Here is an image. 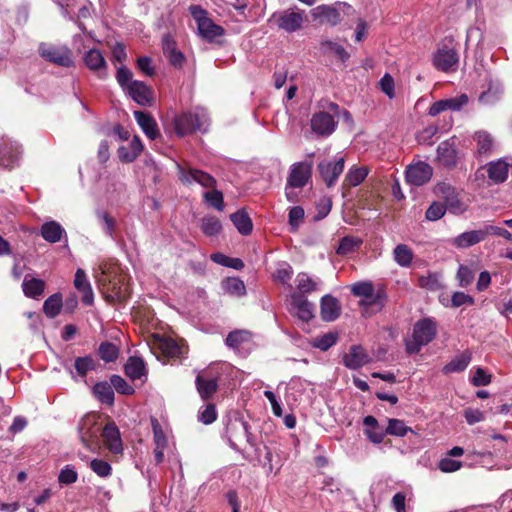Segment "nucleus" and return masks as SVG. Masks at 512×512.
Masks as SVG:
<instances>
[{"mask_svg": "<svg viewBox=\"0 0 512 512\" xmlns=\"http://www.w3.org/2000/svg\"><path fill=\"white\" fill-rule=\"evenodd\" d=\"M320 313L324 321L332 322L340 316L341 305L335 297L324 295L321 298Z\"/></svg>", "mask_w": 512, "mask_h": 512, "instance_id": "22", "label": "nucleus"}, {"mask_svg": "<svg viewBox=\"0 0 512 512\" xmlns=\"http://www.w3.org/2000/svg\"><path fill=\"white\" fill-rule=\"evenodd\" d=\"M134 117L142 131L149 139L155 140L160 136L158 125L150 114L143 111H135Z\"/></svg>", "mask_w": 512, "mask_h": 512, "instance_id": "24", "label": "nucleus"}, {"mask_svg": "<svg viewBox=\"0 0 512 512\" xmlns=\"http://www.w3.org/2000/svg\"><path fill=\"white\" fill-rule=\"evenodd\" d=\"M40 234L49 243H58L63 237L67 240V234L62 225L54 220L42 224Z\"/></svg>", "mask_w": 512, "mask_h": 512, "instance_id": "23", "label": "nucleus"}, {"mask_svg": "<svg viewBox=\"0 0 512 512\" xmlns=\"http://www.w3.org/2000/svg\"><path fill=\"white\" fill-rule=\"evenodd\" d=\"M200 228L206 236L211 237L221 232L222 225L215 216H205L200 220Z\"/></svg>", "mask_w": 512, "mask_h": 512, "instance_id": "43", "label": "nucleus"}, {"mask_svg": "<svg viewBox=\"0 0 512 512\" xmlns=\"http://www.w3.org/2000/svg\"><path fill=\"white\" fill-rule=\"evenodd\" d=\"M175 131L179 136H185L197 131L205 133L209 127V116L205 109L196 108L185 112L174 120Z\"/></svg>", "mask_w": 512, "mask_h": 512, "instance_id": "1", "label": "nucleus"}, {"mask_svg": "<svg viewBox=\"0 0 512 512\" xmlns=\"http://www.w3.org/2000/svg\"><path fill=\"white\" fill-rule=\"evenodd\" d=\"M446 212V207L440 202H433L426 210L425 217L429 221H437L441 219Z\"/></svg>", "mask_w": 512, "mask_h": 512, "instance_id": "60", "label": "nucleus"}, {"mask_svg": "<svg viewBox=\"0 0 512 512\" xmlns=\"http://www.w3.org/2000/svg\"><path fill=\"white\" fill-rule=\"evenodd\" d=\"M442 275L438 272H429L418 278V285L429 291H437L442 288Z\"/></svg>", "mask_w": 512, "mask_h": 512, "instance_id": "40", "label": "nucleus"}, {"mask_svg": "<svg viewBox=\"0 0 512 512\" xmlns=\"http://www.w3.org/2000/svg\"><path fill=\"white\" fill-rule=\"evenodd\" d=\"M197 391L203 400L211 398L218 389L217 377H206L203 374H198L195 380Z\"/></svg>", "mask_w": 512, "mask_h": 512, "instance_id": "26", "label": "nucleus"}, {"mask_svg": "<svg viewBox=\"0 0 512 512\" xmlns=\"http://www.w3.org/2000/svg\"><path fill=\"white\" fill-rule=\"evenodd\" d=\"M413 258L414 253L406 244H398L393 250V259L400 267H409Z\"/></svg>", "mask_w": 512, "mask_h": 512, "instance_id": "34", "label": "nucleus"}, {"mask_svg": "<svg viewBox=\"0 0 512 512\" xmlns=\"http://www.w3.org/2000/svg\"><path fill=\"white\" fill-rule=\"evenodd\" d=\"M312 163L303 161L291 165L287 185L292 188L304 187L311 178Z\"/></svg>", "mask_w": 512, "mask_h": 512, "instance_id": "11", "label": "nucleus"}, {"mask_svg": "<svg viewBox=\"0 0 512 512\" xmlns=\"http://www.w3.org/2000/svg\"><path fill=\"white\" fill-rule=\"evenodd\" d=\"M176 165L178 177L183 184L197 183L204 188H215L216 179L207 172L195 168L186 169L179 163Z\"/></svg>", "mask_w": 512, "mask_h": 512, "instance_id": "6", "label": "nucleus"}, {"mask_svg": "<svg viewBox=\"0 0 512 512\" xmlns=\"http://www.w3.org/2000/svg\"><path fill=\"white\" fill-rule=\"evenodd\" d=\"M217 418L215 406L213 404L206 405L202 410L199 411L198 419L203 424H211Z\"/></svg>", "mask_w": 512, "mask_h": 512, "instance_id": "64", "label": "nucleus"}, {"mask_svg": "<svg viewBox=\"0 0 512 512\" xmlns=\"http://www.w3.org/2000/svg\"><path fill=\"white\" fill-rule=\"evenodd\" d=\"M126 92L141 106H150L153 102V92L144 82L132 81Z\"/></svg>", "mask_w": 512, "mask_h": 512, "instance_id": "17", "label": "nucleus"}, {"mask_svg": "<svg viewBox=\"0 0 512 512\" xmlns=\"http://www.w3.org/2000/svg\"><path fill=\"white\" fill-rule=\"evenodd\" d=\"M361 244V239L353 236H345L340 240L336 253L342 256L351 254L356 251Z\"/></svg>", "mask_w": 512, "mask_h": 512, "instance_id": "45", "label": "nucleus"}, {"mask_svg": "<svg viewBox=\"0 0 512 512\" xmlns=\"http://www.w3.org/2000/svg\"><path fill=\"white\" fill-rule=\"evenodd\" d=\"M74 286L82 293V302L86 305H91L94 300L93 290L85 271L81 268L76 270Z\"/></svg>", "mask_w": 512, "mask_h": 512, "instance_id": "25", "label": "nucleus"}, {"mask_svg": "<svg viewBox=\"0 0 512 512\" xmlns=\"http://www.w3.org/2000/svg\"><path fill=\"white\" fill-rule=\"evenodd\" d=\"M143 145L139 137L134 136L131 142L126 146H121L118 149V156L123 162H133L141 153Z\"/></svg>", "mask_w": 512, "mask_h": 512, "instance_id": "27", "label": "nucleus"}, {"mask_svg": "<svg viewBox=\"0 0 512 512\" xmlns=\"http://www.w3.org/2000/svg\"><path fill=\"white\" fill-rule=\"evenodd\" d=\"M222 288L225 292L233 296H243L246 294L244 282L237 277H229L223 280Z\"/></svg>", "mask_w": 512, "mask_h": 512, "instance_id": "42", "label": "nucleus"}, {"mask_svg": "<svg viewBox=\"0 0 512 512\" xmlns=\"http://www.w3.org/2000/svg\"><path fill=\"white\" fill-rule=\"evenodd\" d=\"M469 99L466 94H461L459 96L443 99L434 102L429 110L428 114L432 117L437 116L441 112L451 110V111H460L465 105H467Z\"/></svg>", "mask_w": 512, "mask_h": 512, "instance_id": "16", "label": "nucleus"}, {"mask_svg": "<svg viewBox=\"0 0 512 512\" xmlns=\"http://www.w3.org/2000/svg\"><path fill=\"white\" fill-rule=\"evenodd\" d=\"M296 288L298 293L303 295L317 291L320 285V281L314 280L309 274L301 272L296 276L295 279Z\"/></svg>", "mask_w": 512, "mask_h": 512, "instance_id": "31", "label": "nucleus"}, {"mask_svg": "<svg viewBox=\"0 0 512 512\" xmlns=\"http://www.w3.org/2000/svg\"><path fill=\"white\" fill-rule=\"evenodd\" d=\"M227 433L229 445L235 451H239L237 441L241 440V438L243 437L251 446L255 445L254 438L252 434L249 432V425L245 421H235L230 423L227 426Z\"/></svg>", "mask_w": 512, "mask_h": 512, "instance_id": "15", "label": "nucleus"}, {"mask_svg": "<svg viewBox=\"0 0 512 512\" xmlns=\"http://www.w3.org/2000/svg\"><path fill=\"white\" fill-rule=\"evenodd\" d=\"M84 62L86 66L93 71L106 69V61L98 49L93 48L87 51L84 55Z\"/></svg>", "mask_w": 512, "mask_h": 512, "instance_id": "38", "label": "nucleus"}, {"mask_svg": "<svg viewBox=\"0 0 512 512\" xmlns=\"http://www.w3.org/2000/svg\"><path fill=\"white\" fill-rule=\"evenodd\" d=\"M294 274L292 266L287 262H279L273 273V279L283 285H288Z\"/></svg>", "mask_w": 512, "mask_h": 512, "instance_id": "47", "label": "nucleus"}, {"mask_svg": "<svg viewBox=\"0 0 512 512\" xmlns=\"http://www.w3.org/2000/svg\"><path fill=\"white\" fill-rule=\"evenodd\" d=\"M476 153L478 156H488L494 148L493 137L486 131H478L474 134Z\"/></svg>", "mask_w": 512, "mask_h": 512, "instance_id": "29", "label": "nucleus"}, {"mask_svg": "<svg viewBox=\"0 0 512 512\" xmlns=\"http://www.w3.org/2000/svg\"><path fill=\"white\" fill-rule=\"evenodd\" d=\"M436 323L430 318L417 321L413 328L411 339L406 340V351L409 354L418 353L421 348L430 343L436 336Z\"/></svg>", "mask_w": 512, "mask_h": 512, "instance_id": "3", "label": "nucleus"}, {"mask_svg": "<svg viewBox=\"0 0 512 512\" xmlns=\"http://www.w3.org/2000/svg\"><path fill=\"white\" fill-rule=\"evenodd\" d=\"M289 311L302 322H309L314 317L313 304L299 293L291 295Z\"/></svg>", "mask_w": 512, "mask_h": 512, "instance_id": "14", "label": "nucleus"}, {"mask_svg": "<svg viewBox=\"0 0 512 512\" xmlns=\"http://www.w3.org/2000/svg\"><path fill=\"white\" fill-rule=\"evenodd\" d=\"M437 158L445 166L456 164V150L449 142H442L437 148Z\"/></svg>", "mask_w": 512, "mask_h": 512, "instance_id": "36", "label": "nucleus"}, {"mask_svg": "<svg viewBox=\"0 0 512 512\" xmlns=\"http://www.w3.org/2000/svg\"><path fill=\"white\" fill-rule=\"evenodd\" d=\"M387 294L384 289L379 288L372 292V296L361 299L359 305L361 307H372L376 311H380L386 304Z\"/></svg>", "mask_w": 512, "mask_h": 512, "instance_id": "35", "label": "nucleus"}, {"mask_svg": "<svg viewBox=\"0 0 512 512\" xmlns=\"http://www.w3.org/2000/svg\"><path fill=\"white\" fill-rule=\"evenodd\" d=\"M369 173V168L366 166L358 167L352 166L346 176L345 180L350 186H358L361 184Z\"/></svg>", "mask_w": 512, "mask_h": 512, "instance_id": "46", "label": "nucleus"}, {"mask_svg": "<svg viewBox=\"0 0 512 512\" xmlns=\"http://www.w3.org/2000/svg\"><path fill=\"white\" fill-rule=\"evenodd\" d=\"M471 361V354L468 351L455 356L449 363L443 367V373H458L464 371Z\"/></svg>", "mask_w": 512, "mask_h": 512, "instance_id": "30", "label": "nucleus"}, {"mask_svg": "<svg viewBox=\"0 0 512 512\" xmlns=\"http://www.w3.org/2000/svg\"><path fill=\"white\" fill-rule=\"evenodd\" d=\"M369 356L365 350L359 345H353L350 347L348 353L343 356L344 365L352 370L361 368L369 362Z\"/></svg>", "mask_w": 512, "mask_h": 512, "instance_id": "21", "label": "nucleus"}, {"mask_svg": "<svg viewBox=\"0 0 512 512\" xmlns=\"http://www.w3.org/2000/svg\"><path fill=\"white\" fill-rule=\"evenodd\" d=\"M337 339V334L330 332L316 337L313 340L312 345L313 347L318 348L321 351H327L337 343Z\"/></svg>", "mask_w": 512, "mask_h": 512, "instance_id": "51", "label": "nucleus"}, {"mask_svg": "<svg viewBox=\"0 0 512 512\" xmlns=\"http://www.w3.org/2000/svg\"><path fill=\"white\" fill-rule=\"evenodd\" d=\"M98 415L95 413L86 414L81 418L78 424V434L81 443L91 452H98L99 446V433L101 427L98 423Z\"/></svg>", "mask_w": 512, "mask_h": 512, "instance_id": "4", "label": "nucleus"}, {"mask_svg": "<svg viewBox=\"0 0 512 512\" xmlns=\"http://www.w3.org/2000/svg\"><path fill=\"white\" fill-rule=\"evenodd\" d=\"M62 308V296L59 293H55L48 297L44 304L43 310L47 317L54 318L56 317Z\"/></svg>", "mask_w": 512, "mask_h": 512, "instance_id": "44", "label": "nucleus"}, {"mask_svg": "<svg viewBox=\"0 0 512 512\" xmlns=\"http://www.w3.org/2000/svg\"><path fill=\"white\" fill-rule=\"evenodd\" d=\"M247 340L248 333L246 331H232L226 337L225 343L230 348L238 349Z\"/></svg>", "mask_w": 512, "mask_h": 512, "instance_id": "56", "label": "nucleus"}, {"mask_svg": "<svg viewBox=\"0 0 512 512\" xmlns=\"http://www.w3.org/2000/svg\"><path fill=\"white\" fill-rule=\"evenodd\" d=\"M111 386L118 393L123 395H130L134 393V389L131 385H129L124 378L119 375H113L110 379Z\"/></svg>", "mask_w": 512, "mask_h": 512, "instance_id": "58", "label": "nucleus"}, {"mask_svg": "<svg viewBox=\"0 0 512 512\" xmlns=\"http://www.w3.org/2000/svg\"><path fill=\"white\" fill-rule=\"evenodd\" d=\"M374 291L375 288L370 281L356 282L351 286V293L356 297H362V299L372 296Z\"/></svg>", "mask_w": 512, "mask_h": 512, "instance_id": "53", "label": "nucleus"}, {"mask_svg": "<svg viewBox=\"0 0 512 512\" xmlns=\"http://www.w3.org/2000/svg\"><path fill=\"white\" fill-rule=\"evenodd\" d=\"M457 279L461 287H467L473 281L474 273L471 268L461 264L457 271Z\"/></svg>", "mask_w": 512, "mask_h": 512, "instance_id": "62", "label": "nucleus"}, {"mask_svg": "<svg viewBox=\"0 0 512 512\" xmlns=\"http://www.w3.org/2000/svg\"><path fill=\"white\" fill-rule=\"evenodd\" d=\"M39 53L44 59L58 66L71 67L74 64L71 51L65 46L58 47L41 44L39 46Z\"/></svg>", "mask_w": 512, "mask_h": 512, "instance_id": "7", "label": "nucleus"}, {"mask_svg": "<svg viewBox=\"0 0 512 512\" xmlns=\"http://www.w3.org/2000/svg\"><path fill=\"white\" fill-rule=\"evenodd\" d=\"M510 164L503 158L486 164V172L493 184H501L508 178Z\"/></svg>", "mask_w": 512, "mask_h": 512, "instance_id": "18", "label": "nucleus"}, {"mask_svg": "<svg viewBox=\"0 0 512 512\" xmlns=\"http://www.w3.org/2000/svg\"><path fill=\"white\" fill-rule=\"evenodd\" d=\"M486 239L485 228L466 231L451 240V244L458 249H465L476 245Z\"/></svg>", "mask_w": 512, "mask_h": 512, "instance_id": "19", "label": "nucleus"}, {"mask_svg": "<svg viewBox=\"0 0 512 512\" xmlns=\"http://www.w3.org/2000/svg\"><path fill=\"white\" fill-rule=\"evenodd\" d=\"M322 48L325 51L333 52L336 56H338L342 61H346L349 58L348 52L345 48L338 43L332 41H325L322 43Z\"/></svg>", "mask_w": 512, "mask_h": 512, "instance_id": "63", "label": "nucleus"}, {"mask_svg": "<svg viewBox=\"0 0 512 512\" xmlns=\"http://www.w3.org/2000/svg\"><path fill=\"white\" fill-rule=\"evenodd\" d=\"M78 474L75 471V469L70 466L66 465L59 473L58 480L61 484L69 485L73 484L77 481Z\"/></svg>", "mask_w": 512, "mask_h": 512, "instance_id": "61", "label": "nucleus"}, {"mask_svg": "<svg viewBox=\"0 0 512 512\" xmlns=\"http://www.w3.org/2000/svg\"><path fill=\"white\" fill-rule=\"evenodd\" d=\"M93 393L102 403L111 405L114 402L113 388L107 382L96 383L93 387Z\"/></svg>", "mask_w": 512, "mask_h": 512, "instance_id": "41", "label": "nucleus"}, {"mask_svg": "<svg viewBox=\"0 0 512 512\" xmlns=\"http://www.w3.org/2000/svg\"><path fill=\"white\" fill-rule=\"evenodd\" d=\"M230 219L239 233L242 235H249L252 232L253 224L244 210H238L230 215Z\"/></svg>", "mask_w": 512, "mask_h": 512, "instance_id": "32", "label": "nucleus"}, {"mask_svg": "<svg viewBox=\"0 0 512 512\" xmlns=\"http://www.w3.org/2000/svg\"><path fill=\"white\" fill-rule=\"evenodd\" d=\"M408 432H412V429L405 425L403 420L399 419H388V425L385 433L388 435L403 437Z\"/></svg>", "mask_w": 512, "mask_h": 512, "instance_id": "49", "label": "nucleus"}, {"mask_svg": "<svg viewBox=\"0 0 512 512\" xmlns=\"http://www.w3.org/2000/svg\"><path fill=\"white\" fill-rule=\"evenodd\" d=\"M433 65L436 69L443 72L455 71L458 66L459 56L454 48H438L433 54Z\"/></svg>", "mask_w": 512, "mask_h": 512, "instance_id": "10", "label": "nucleus"}, {"mask_svg": "<svg viewBox=\"0 0 512 512\" xmlns=\"http://www.w3.org/2000/svg\"><path fill=\"white\" fill-rule=\"evenodd\" d=\"M433 175V168L422 161L411 164L406 169V181L414 186H422L427 183Z\"/></svg>", "mask_w": 512, "mask_h": 512, "instance_id": "13", "label": "nucleus"}, {"mask_svg": "<svg viewBox=\"0 0 512 512\" xmlns=\"http://www.w3.org/2000/svg\"><path fill=\"white\" fill-rule=\"evenodd\" d=\"M22 287L27 297L37 298L44 292L45 283L41 279L26 276L23 280Z\"/></svg>", "mask_w": 512, "mask_h": 512, "instance_id": "33", "label": "nucleus"}, {"mask_svg": "<svg viewBox=\"0 0 512 512\" xmlns=\"http://www.w3.org/2000/svg\"><path fill=\"white\" fill-rule=\"evenodd\" d=\"M91 470L96 473L99 477L106 478L112 473L111 465L102 459H93L90 462Z\"/></svg>", "mask_w": 512, "mask_h": 512, "instance_id": "54", "label": "nucleus"}, {"mask_svg": "<svg viewBox=\"0 0 512 512\" xmlns=\"http://www.w3.org/2000/svg\"><path fill=\"white\" fill-rule=\"evenodd\" d=\"M304 219V209L301 206H294L290 209L288 215V222L291 227V231H297L299 225Z\"/></svg>", "mask_w": 512, "mask_h": 512, "instance_id": "57", "label": "nucleus"}, {"mask_svg": "<svg viewBox=\"0 0 512 512\" xmlns=\"http://www.w3.org/2000/svg\"><path fill=\"white\" fill-rule=\"evenodd\" d=\"M125 374L131 380L141 379L145 375L144 361L139 357H130L125 365Z\"/></svg>", "mask_w": 512, "mask_h": 512, "instance_id": "37", "label": "nucleus"}, {"mask_svg": "<svg viewBox=\"0 0 512 512\" xmlns=\"http://www.w3.org/2000/svg\"><path fill=\"white\" fill-rule=\"evenodd\" d=\"M310 127L312 132L319 137L330 136L337 127V121L334 115L319 111L312 115L310 120Z\"/></svg>", "mask_w": 512, "mask_h": 512, "instance_id": "9", "label": "nucleus"}, {"mask_svg": "<svg viewBox=\"0 0 512 512\" xmlns=\"http://www.w3.org/2000/svg\"><path fill=\"white\" fill-rule=\"evenodd\" d=\"M344 163V158L341 157L335 162L323 160L318 164L320 176L327 187L330 188L336 184L344 170Z\"/></svg>", "mask_w": 512, "mask_h": 512, "instance_id": "12", "label": "nucleus"}, {"mask_svg": "<svg viewBox=\"0 0 512 512\" xmlns=\"http://www.w3.org/2000/svg\"><path fill=\"white\" fill-rule=\"evenodd\" d=\"M74 367L79 376L85 377L88 372L95 370L96 361L91 356L77 357Z\"/></svg>", "mask_w": 512, "mask_h": 512, "instance_id": "48", "label": "nucleus"}, {"mask_svg": "<svg viewBox=\"0 0 512 512\" xmlns=\"http://www.w3.org/2000/svg\"><path fill=\"white\" fill-rule=\"evenodd\" d=\"M503 86L499 83L489 84L487 90L483 91L479 96V101L486 105L496 103L503 94Z\"/></svg>", "mask_w": 512, "mask_h": 512, "instance_id": "39", "label": "nucleus"}, {"mask_svg": "<svg viewBox=\"0 0 512 512\" xmlns=\"http://www.w3.org/2000/svg\"><path fill=\"white\" fill-rule=\"evenodd\" d=\"M272 18L276 21L279 29L293 33L303 27L306 14L304 10L293 7L273 14Z\"/></svg>", "mask_w": 512, "mask_h": 512, "instance_id": "5", "label": "nucleus"}, {"mask_svg": "<svg viewBox=\"0 0 512 512\" xmlns=\"http://www.w3.org/2000/svg\"><path fill=\"white\" fill-rule=\"evenodd\" d=\"M153 440L155 447L167 448L168 440L167 437L156 419L152 420Z\"/></svg>", "mask_w": 512, "mask_h": 512, "instance_id": "55", "label": "nucleus"}, {"mask_svg": "<svg viewBox=\"0 0 512 512\" xmlns=\"http://www.w3.org/2000/svg\"><path fill=\"white\" fill-rule=\"evenodd\" d=\"M312 16L324 19L328 24L335 26L341 21L339 11L330 5H319L312 10Z\"/></svg>", "mask_w": 512, "mask_h": 512, "instance_id": "28", "label": "nucleus"}, {"mask_svg": "<svg viewBox=\"0 0 512 512\" xmlns=\"http://www.w3.org/2000/svg\"><path fill=\"white\" fill-rule=\"evenodd\" d=\"M98 354L103 361L113 362L118 358L119 349L113 343L103 342L99 346Z\"/></svg>", "mask_w": 512, "mask_h": 512, "instance_id": "50", "label": "nucleus"}, {"mask_svg": "<svg viewBox=\"0 0 512 512\" xmlns=\"http://www.w3.org/2000/svg\"><path fill=\"white\" fill-rule=\"evenodd\" d=\"M22 154L21 145L9 138H0V166L13 168L19 163Z\"/></svg>", "mask_w": 512, "mask_h": 512, "instance_id": "8", "label": "nucleus"}, {"mask_svg": "<svg viewBox=\"0 0 512 512\" xmlns=\"http://www.w3.org/2000/svg\"><path fill=\"white\" fill-rule=\"evenodd\" d=\"M381 91L389 98L395 97V82L389 73H385L379 81Z\"/></svg>", "mask_w": 512, "mask_h": 512, "instance_id": "59", "label": "nucleus"}, {"mask_svg": "<svg viewBox=\"0 0 512 512\" xmlns=\"http://www.w3.org/2000/svg\"><path fill=\"white\" fill-rule=\"evenodd\" d=\"M204 200L218 211L224 209L223 193L215 188L203 194Z\"/></svg>", "mask_w": 512, "mask_h": 512, "instance_id": "52", "label": "nucleus"}, {"mask_svg": "<svg viewBox=\"0 0 512 512\" xmlns=\"http://www.w3.org/2000/svg\"><path fill=\"white\" fill-rule=\"evenodd\" d=\"M189 12L197 24L199 36L205 41L209 43L215 42L218 37H222L225 34V29L216 24L209 17L207 10L200 5H191Z\"/></svg>", "mask_w": 512, "mask_h": 512, "instance_id": "2", "label": "nucleus"}, {"mask_svg": "<svg viewBox=\"0 0 512 512\" xmlns=\"http://www.w3.org/2000/svg\"><path fill=\"white\" fill-rule=\"evenodd\" d=\"M102 437L107 449L110 452L114 454L122 452L123 447L120 432L113 422L106 424V426L103 428Z\"/></svg>", "mask_w": 512, "mask_h": 512, "instance_id": "20", "label": "nucleus"}]
</instances>
